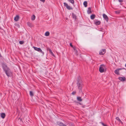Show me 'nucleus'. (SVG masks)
<instances>
[{"label":"nucleus","instance_id":"f257e3e1","mask_svg":"<svg viewBox=\"0 0 126 126\" xmlns=\"http://www.w3.org/2000/svg\"><path fill=\"white\" fill-rule=\"evenodd\" d=\"M1 64L3 69L7 76L8 77H9L12 76L13 74L12 73L7 65L3 63H2Z\"/></svg>","mask_w":126,"mask_h":126},{"label":"nucleus","instance_id":"f03ea898","mask_svg":"<svg viewBox=\"0 0 126 126\" xmlns=\"http://www.w3.org/2000/svg\"><path fill=\"white\" fill-rule=\"evenodd\" d=\"M77 84L78 89L81 90L83 86L82 81L78 79L77 80Z\"/></svg>","mask_w":126,"mask_h":126},{"label":"nucleus","instance_id":"7ed1b4c3","mask_svg":"<svg viewBox=\"0 0 126 126\" xmlns=\"http://www.w3.org/2000/svg\"><path fill=\"white\" fill-rule=\"evenodd\" d=\"M105 67V65L103 64L101 65L99 68V71L100 73H103L105 71L104 68Z\"/></svg>","mask_w":126,"mask_h":126},{"label":"nucleus","instance_id":"20e7f679","mask_svg":"<svg viewBox=\"0 0 126 126\" xmlns=\"http://www.w3.org/2000/svg\"><path fill=\"white\" fill-rule=\"evenodd\" d=\"M33 48H34V49L35 50L38 51L39 52H41V53H42L43 55L44 54V52L42 51V50L40 48H38L37 47H35L34 46H33Z\"/></svg>","mask_w":126,"mask_h":126},{"label":"nucleus","instance_id":"39448f33","mask_svg":"<svg viewBox=\"0 0 126 126\" xmlns=\"http://www.w3.org/2000/svg\"><path fill=\"white\" fill-rule=\"evenodd\" d=\"M71 48H73L72 51L73 52H74L75 54L77 55H78V51L77 50L76 48L74 46H73L72 45L71 43Z\"/></svg>","mask_w":126,"mask_h":126},{"label":"nucleus","instance_id":"423d86ee","mask_svg":"<svg viewBox=\"0 0 126 126\" xmlns=\"http://www.w3.org/2000/svg\"><path fill=\"white\" fill-rule=\"evenodd\" d=\"M106 52V50L105 49H102L99 52V54L100 55H103Z\"/></svg>","mask_w":126,"mask_h":126},{"label":"nucleus","instance_id":"0eeeda50","mask_svg":"<svg viewBox=\"0 0 126 126\" xmlns=\"http://www.w3.org/2000/svg\"><path fill=\"white\" fill-rule=\"evenodd\" d=\"M72 17L73 19L74 20V21H76L77 19V16L74 13H72Z\"/></svg>","mask_w":126,"mask_h":126},{"label":"nucleus","instance_id":"6e6552de","mask_svg":"<svg viewBox=\"0 0 126 126\" xmlns=\"http://www.w3.org/2000/svg\"><path fill=\"white\" fill-rule=\"evenodd\" d=\"M63 4L64 6H65L69 10L71 9V7L70 6H69L66 3L64 2Z\"/></svg>","mask_w":126,"mask_h":126},{"label":"nucleus","instance_id":"1a4fd4ad","mask_svg":"<svg viewBox=\"0 0 126 126\" xmlns=\"http://www.w3.org/2000/svg\"><path fill=\"white\" fill-rule=\"evenodd\" d=\"M57 123L58 125L60 126H67L65 124L60 122H57Z\"/></svg>","mask_w":126,"mask_h":126},{"label":"nucleus","instance_id":"9d476101","mask_svg":"<svg viewBox=\"0 0 126 126\" xmlns=\"http://www.w3.org/2000/svg\"><path fill=\"white\" fill-rule=\"evenodd\" d=\"M103 16L104 18L105 19L107 22H108L109 20V18L105 14H103Z\"/></svg>","mask_w":126,"mask_h":126},{"label":"nucleus","instance_id":"9b49d317","mask_svg":"<svg viewBox=\"0 0 126 126\" xmlns=\"http://www.w3.org/2000/svg\"><path fill=\"white\" fill-rule=\"evenodd\" d=\"M118 79L122 81H124L125 80L126 78L125 77H119Z\"/></svg>","mask_w":126,"mask_h":126},{"label":"nucleus","instance_id":"f8f14e48","mask_svg":"<svg viewBox=\"0 0 126 126\" xmlns=\"http://www.w3.org/2000/svg\"><path fill=\"white\" fill-rule=\"evenodd\" d=\"M19 16L18 15L16 16L14 18V20L16 21H17L19 18Z\"/></svg>","mask_w":126,"mask_h":126},{"label":"nucleus","instance_id":"ddd939ff","mask_svg":"<svg viewBox=\"0 0 126 126\" xmlns=\"http://www.w3.org/2000/svg\"><path fill=\"white\" fill-rule=\"evenodd\" d=\"M6 116L5 114L4 113H1V117L3 119H4Z\"/></svg>","mask_w":126,"mask_h":126},{"label":"nucleus","instance_id":"4468645a","mask_svg":"<svg viewBox=\"0 0 126 126\" xmlns=\"http://www.w3.org/2000/svg\"><path fill=\"white\" fill-rule=\"evenodd\" d=\"M92 12L91 10V8L90 7H89L88 8L87 11V13L88 14H89L91 13Z\"/></svg>","mask_w":126,"mask_h":126},{"label":"nucleus","instance_id":"2eb2a0df","mask_svg":"<svg viewBox=\"0 0 126 126\" xmlns=\"http://www.w3.org/2000/svg\"><path fill=\"white\" fill-rule=\"evenodd\" d=\"M49 53L51 54V55L53 56V57H55V56L54 55V54H53L52 52V50L51 49L49 48Z\"/></svg>","mask_w":126,"mask_h":126},{"label":"nucleus","instance_id":"dca6fc26","mask_svg":"<svg viewBox=\"0 0 126 126\" xmlns=\"http://www.w3.org/2000/svg\"><path fill=\"white\" fill-rule=\"evenodd\" d=\"M30 96L32 97L34 96V93L33 92L31 91H30Z\"/></svg>","mask_w":126,"mask_h":126},{"label":"nucleus","instance_id":"f3484780","mask_svg":"<svg viewBox=\"0 0 126 126\" xmlns=\"http://www.w3.org/2000/svg\"><path fill=\"white\" fill-rule=\"evenodd\" d=\"M115 119L118 121L120 123H121V124H123V122H122L121 120L120 119L119 117H116Z\"/></svg>","mask_w":126,"mask_h":126},{"label":"nucleus","instance_id":"a211bd4d","mask_svg":"<svg viewBox=\"0 0 126 126\" xmlns=\"http://www.w3.org/2000/svg\"><path fill=\"white\" fill-rule=\"evenodd\" d=\"M27 24L30 27H31L32 26V24L30 22H27Z\"/></svg>","mask_w":126,"mask_h":126},{"label":"nucleus","instance_id":"6ab92c4d","mask_svg":"<svg viewBox=\"0 0 126 126\" xmlns=\"http://www.w3.org/2000/svg\"><path fill=\"white\" fill-rule=\"evenodd\" d=\"M116 75H118L119 74V70L118 69L115 70L114 71Z\"/></svg>","mask_w":126,"mask_h":126},{"label":"nucleus","instance_id":"aec40b11","mask_svg":"<svg viewBox=\"0 0 126 126\" xmlns=\"http://www.w3.org/2000/svg\"><path fill=\"white\" fill-rule=\"evenodd\" d=\"M95 15L94 14H92L90 16V18L91 19H93L95 18Z\"/></svg>","mask_w":126,"mask_h":126},{"label":"nucleus","instance_id":"412c9836","mask_svg":"<svg viewBox=\"0 0 126 126\" xmlns=\"http://www.w3.org/2000/svg\"><path fill=\"white\" fill-rule=\"evenodd\" d=\"M35 18V16L34 15H33L31 17V20H34Z\"/></svg>","mask_w":126,"mask_h":126},{"label":"nucleus","instance_id":"4be33fe9","mask_svg":"<svg viewBox=\"0 0 126 126\" xmlns=\"http://www.w3.org/2000/svg\"><path fill=\"white\" fill-rule=\"evenodd\" d=\"M50 33L48 32L47 31L45 33V35L46 36H49Z\"/></svg>","mask_w":126,"mask_h":126},{"label":"nucleus","instance_id":"5701e85b","mask_svg":"<svg viewBox=\"0 0 126 126\" xmlns=\"http://www.w3.org/2000/svg\"><path fill=\"white\" fill-rule=\"evenodd\" d=\"M83 4L85 7H86L87 6V1H84L83 2Z\"/></svg>","mask_w":126,"mask_h":126},{"label":"nucleus","instance_id":"b1692460","mask_svg":"<svg viewBox=\"0 0 126 126\" xmlns=\"http://www.w3.org/2000/svg\"><path fill=\"white\" fill-rule=\"evenodd\" d=\"M100 23V22L99 21H97L95 22V24L97 25H99Z\"/></svg>","mask_w":126,"mask_h":126},{"label":"nucleus","instance_id":"393cba45","mask_svg":"<svg viewBox=\"0 0 126 126\" xmlns=\"http://www.w3.org/2000/svg\"><path fill=\"white\" fill-rule=\"evenodd\" d=\"M77 99L78 101H82L81 97H77Z\"/></svg>","mask_w":126,"mask_h":126},{"label":"nucleus","instance_id":"a878e982","mask_svg":"<svg viewBox=\"0 0 126 126\" xmlns=\"http://www.w3.org/2000/svg\"><path fill=\"white\" fill-rule=\"evenodd\" d=\"M24 42L23 41H20L19 42V44L21 45H22L24 44Z\"/></svg>","mask_w":126,"mask_h":126},{"label":"nucleus","instance_id":"bb28decb","mask_svg":"<svg viewBox=\"0 0 126 126\" xmlns=\"http://www.w3.org/2000/svg\"><path fill=\"white\" fill-rule=\"evenodd\" d=\"M76 93V91H74L72 92L71 93V94L73 95H74Z\"/></svg>","mask_w":126,"mask_h":126},{"label":"nucleus","instance_id":"cd10ccee","mask_svg":"<svg viewBox=\"0 0 126 126\" xmlns=\"http://www.w3.org/2000/svg\"><path fill=\"white\" fill-rule=\"evenodd\" d=\"M71 3L73 4L74 6H75L74 1L73 0H71Z\"/></svg>","mask_w":126,"mask_h":126},{"label":"nucleus","instance_id":"c85d7f7f","mask_svg":"<svg viewBox=\"0 0 126 126\" xmlns=\"http://www.w3.org/2000/svg\"><path fill=\"white\" fill-rule=\"evenodd\" d=\"M125 68H119L118 69V70H121L123 69H125Z\"/></svg>","mask_w":126,"mask_h":126},{"label":"nucleus","instance_id":"c756f323","mask_svg":"<svg viewBox=\"0 0 126 126\" xmlns=\"http://www.w3.org/2000/svg\"><path fill=\"white\" fill-rule=\"evenodd\" d=\"M102 125L103 126H107V125H105L104 123H102Z\"/></svg>","mask_w":126,"mask_h":126},{"label":"nucleus","instance_id":"7c9ffc66","mask_svg":"<svg viewBox=\"0 0 126 126\" xmlns=\"http://www.w3.org/2000/svg\"><path fill=\"white\" fill-rule=\"evenodd\" d=\"M115 13L117 14H118L119 13V12L118 11H115Z\"/></svg>","mask_w":126,"mask_h":126},{"label":"nucleus","instance_id":"2f4dec72","mask_svg":"<svg viewBox=\"0 0 126 126\" xmlns=\"http://www.w3.org/2000/svg\"><path fill=\"white\" fill-rule=\"evenodd\" d=\"M118 1L120 2H122L123 1V0H118Z\"/></svg>","mask_w":126,"mask_h":126},{"label":"nucleus","instance_id":"473e14b6","mask_svg":"<svg viewBox=\"0 0 126 126\" xmlns=\"http://www.w3.org/2000/svg\"><path fill=\"white\" fill-rule=\"evenodd\" d=\"M19 119H20V120L21 121H22V118H19Z\"/></svg>","mask_w":126,"mask_h":126},{"label":"nucleus","instance_id":"72a5a7b5","mask_svg":"<svg viewBox=\"0 0 126 126\" xmlns=\"http://www.w3.org/2000/svg\"><path fill=\"white\" fill-rule=\"evenodd\" d=\"M71 42L70 43V46L71 47Z\"/></svg>","mask_w":126,"mask_h":126},{"label":"nucleus","instance_id":"f704fd0d","mask_svg":"<svg viewBox=\"0 0 126 126\" xmlns=\"http://www.w3.org/2000/svg\"><path fill=\"white\" fill-rule=\"evenodd\" d=\"M71 3V0H68Z\"/></svg>","mask_w":126,"mask_h":126},{"label":"nucleus","instance_id":"c9c22d12","mask_svg":"<svg viewBox=\"0 0 126 126\" xmlns=\"http://www.w3.org/2000/svg\"><path fill=\"white\" fill-rule=\"evenodd\" d=\"M71 126H74L72 124H71Z\"/></svg>","mask_w":126,"mask_h":126},{"label":"nucleus","instance_id":"e433bc0d","mask_svg":"<svg viewBox=\"0 0 126 126\" xmlns=\"http://www.w3.org/2000/svg\"><path fill=\"white\" fill-rule=\"evenodd\" d=\"M125 67H126V64H125Z\"/></svg>","mask_w":126,"mask_h":126},{"label":"nucleus","instance_id":"4c0bfd02","mask_svg":"<svg viewBox=\"0 0 126 126\" xmlns=\"http://www.w3.org/2000/svg\"><path fill=\"white\" fill-rule=\"evenodd\" d=\"M66 18V20H67V18Z\"/></svg>","mask_w":126,"mask_h":126},{"label":"nucleus","instance_id":"58836bf2","mask_svg":"<svg viewBox=\"0 0 126 126\" xmlns=\"http://www.w3.org/2000/svg\"><path fill=\"white\" fill-rule=\"evenodd\" d=\"M1 27L0 26V29Z\"/></svg>","mask_w":126,"mask_h":126}]
</instances>
